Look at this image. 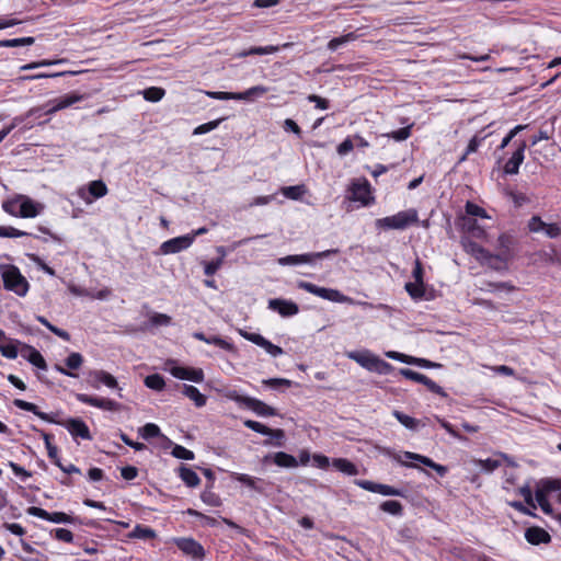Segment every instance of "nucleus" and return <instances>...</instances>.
Listing matches in <instances>:
<instances>
[{"instance_id":"nucleus-1","label":"nucleus","mask_w":561,"mask_h":561,"mask_svg":"<svg viewBox=\"0 0 561 561\" xmlns=\"http://www.w3.org/2000/svg\"><path fill=\"white\" fill-rule=\"evenodd\" d=\"M0 274L4 289L13 291L20 297L26 296L30 289V284L15 265H0Z\"/></svg>"},{"instance_id":"nucleus-2","label":"nucleus","mask_w":561,"mask_h":561,"mask_svg":"<svg viewBox=\"0 0 561 561\" xmlns=\"http://www.w3.org/2000/svg\"><path fill=\"white\" fill-rule=\"evenodd\" d=\"M297 287L329 301L339 304H357L364 307H371L369 302L354 301L351 297L343 295L337 289L320 287L306 280L297 282Z\"/></svg>"},{"instance_id":"nucleus-3","label":"nucleus","mask_w":561,"mask_h":561,"mask_svg":"<svg viewBox=\"0 0 561 561\" xmlns=\"http://www.w3.org/2000/svg\"><path fill=\"white\" fill-rule=\"evenodd\" d=\"M419 222L417 210L414 208H410L403 211H399L396 215L378 218L375 221V226L377 229L382 230H404L411 225Z\"/></svg>"},{"instance_id":"nucleus-4","label":"nucleus","mask_w":561,"mask_h":561,"mask_svg":"<svg viewBox=\"0 0 561 561\" xmlns=\"http://www.w3.org/2000/svg\"><path fill=\"white\" fill-rule=\"evenodd\" d=\"M347 356L348 358L359 364L362 367L380 375H388L393 369L392 365H390L388 362L379 358L368 351L351 352Z\"/></svg>"},{"instance_id":"nucleus-5","label":"nucleus","mask_w":561,"mask_h":561,"mask_svg":"<svg viewBox=\"0 0 561 561\" xmlns=\"http://www.w3.org/2000/svg\"><path fill=\"white\" fill-rule=\"evenodd\" d=\"M340 252L339 249H330L321 252H312L297 255H287L278 259L279 265L313 264L317 260L328 259Z\"/></svg>"},{"instance_id":"nucleus-6","label":"nucleus","mask_w":561,"mask_h":561,"mask_svg":"<svg viewBox=\"0 0 561 561\" xmlns=\"http://www.w3.org/2000/svg\"><path fill=\"white\" fill-rule=\"evenodd\" d=\"M268 92V88L264 85H255L252 87L244 92H221V91H207L206 94L216 100H253L255 98H261L265 93Z\"/></svg>"},{"instance_id":"nucleus-7","label":"nucleus","mask_w":561,"mask_h":561,"mask_svg":"<svg viewBox=\"0 0 561 561\" xmlns=\"http://www.w3.org/2000/svg\"><path fill=\"white\" fill-rule=\"evenodd\" d=\"M167 365H170L169 368L170 374L182 380H190L193 382H202L205 378L204 371L202 368H193V367H181L176 366L174 360H169Z\"/></svg>"},{"instance_id":"nucleus-8","label":"nucleus","mask_w":561,"mask_h":561,"mask_svg":"<svg viewBox=\"0 0 561 561\" xmlns=\"http://www.w3.org/2000/svg\"><path fill=\"white\" fill-rule=\"evenodd\" d=\"M400 374L407 379L424 385L433 393H436L440 397H447L445 390L435 381L430 379L426 375L420 374L409 368H401Z\"/></svg>"},{"instance_id":"nucleus-9","label":"nucleus","mask_w":561,"mask_h":561,"mask_svg":"<svg viewBox=\"0 0 561 561\" xmlns=\"http://www.w3.org/2000/svg\"><path fill=\"white\" fill-rule=\"evenodd\" d=\"M83 100V95L78 93H69L64 96H60L58 99L49 101L45 106L42 107V111H44L45 115H51L58 111H61L64 108H67L80 101Z\"/></svg>"},{"instance_id":"nucleus-10","label":"nucleus","mask_w":561,"mask_h":561,"mask_svg":"<svg viewBox=\"0 0 561 561\" xmlns=\"http://www.w3.org/2000/svg\"><path fill=\"white\" fill-rule=\"evenodd\" d=\"M232 478L236 481L247 485L248 488L252 489L253 491L262 495H267L268 490L272 485V483L268 481H265L261 478L251 477L245 473L234 472L232 473Z\"/></svg>"},{"instance_id":"nucleus-11","label":"nucleus","mask_w":561,"mask_h":561,"mask_svg":"<svg viewBox=\"0 0 561 561\" xmlns=\"http://www.w3.org/2000/svg\"><path fill=\"white\" fill-rule=\"evenodd\" d=\"M239 333H240V335L243 339H245V340L254 343L255 345L264 348L273 357H277V356H279V355H282L284 353L282 347H279L277 345H274L273 343H271L268 340H266L261 334L250 333V332L244 331V330H239Z\"/></svg>"},{"instance_id":"nucleus-12","label":"nucleus","mask_w":561,"mask_h":561,"mask_svg":"<svg viewBox=\"0 0 561 561\" xmlns=\"http://www.w3.org/2000/svg\"><path fill=\"white\" fill-rule=\"evenodd\" d=\"M239 333H240V335L243 339H245V340L254 343L255 345L264 348L273 357H277V356H279V355H282L284 353L282 347H279L277 345H274L273 343H271L268 340H266L261 334L250 333V332L244 331V330H239Z\"/></svg>"},{"instance_id":"nucleus-13","label":"nucleus","mask_w":561,"mask_h":561,"mask_svg":"<svg viewBox=\"0 0 561 561\" xmlns=\"http://www.w3.org/2000/svg\"><path fill=\"white\" fill-rule=\"evenodd\" d=\"M174 543L185 554L202 560L205 557V549L193 538H175Z\"/></svg>"},{"instance_id":"nucleus-14","label":"nucleus","mask_w":561,"mask_h":561,"mask_svg":"<svg viewBox=\"0 0 561 561\" xmlns=\"http://www.w3.org/2000/svg\"><path fill=\"white\" fill-rule=\"evenodd\" d=\"M77 400L81 403L95 407L106 411H119L121 404L114 400L89 396L85 393H78Z\"/></svg>"},{"instance_id":"nucleus-15","label":"nucleus","mask_w":561,"mask_h":561,"mask_svg":"<svg viewBox=\"0 0 561 561\" xmlns=\"http://www.w3.org/2000/svg\"><path fill=\"white\" fill-rule=\"evenodd\" d=\"M193 241H194V236H191V234L180 236V237L172 238L170 240L164 241L161 244L160 250L163 254L178 253L182 250L190 248L192 245Z\"/></svg>"},{"instance_id":"nucleus-16","label":"nucleus","mask_w":561,"mask_h":561,"mask_svg":"<svg viewBox=\"0 0 561 561\" xmlns=\"http://www.w3.org/2000/svg\"><path fill=\"white\" fill-rule=\"evenodd\" d=\"M59 425L68 430L73 437L91 440L92 436L88 425L81 419L70 417L66 421H59Z\"/></svg>"},{"instance_id":"nucleus-17","label":"nucleus","mask_w":561,"mask_h":561,"mask_svg":"<svg viewBox=\"0 0 561 561\" xmlns=\"http://www.w3.org/2000/svg\"><path fill=\"white\" fill-rule=\"evenodd\" d=\"M527 148L526 141L520 140L517 145V149L514 151L512 157L504 164L503 171L504 174L515 175L519 171V167L525 159V150Z\"/></svg>"},{"instance_id":"nucleus-18","label":"nucleus","mask_w":561,"mask_h":561,"mask_svg":"<svg viewBox=\"0 0 561 561\" xmlns=\"http://www.w3.org/2000/svg\"><path fill=\"white\" fill-rule=\"evenodd\" d=\"M88 381L94 389H100L101 385H104L111 389L118 388L116 378L105 370L90 371Z\"/></svg>"},{"instance_id":"nucleus-19","label":"nucleus","mask_w":561,"mask_h":561,"mask_svg":"<svg viewBox=\"0 0 561 561\" xmlns=\"http://www.w3.org/2000/svg\"><path fill=\"white\" fill-rule=\"evenodd\" d=\"M268 308L278 312L282 317H291L299 312V307L296 302L282 298L271 299Z\"/></svg>"},{"instance_id":"nucleus-20","label":"nucleus","mask_w":561,"mask_h":561,"mask_svg":"<svg viewBox=\"0 0 561 561\" xmlns=\"http://www.w3.org/2000/svg\"><path fill=\"white\" fill-rule=\"evenodd\" d=\"M20 354L23 358L30 362L32 365L39 369L46 370L47 364L42 354L33 346L28 344H21Z\"/></svg>"},{"instance_id":"nucleus-21","label":"nucleus","mask_w":561,"mask_h":561,"mask_svg":"<svg viewBox=\"0 0 561 561\" xmlns=\"http://www.w3.org/2000/svg\"><path fill=\"white\" fill-rule=\"evenodd\" d=\"M462 244H463V247H465V249H466V251L468 253H471L477 259L484 260V261H486L490 264H491L492 260H497V261L502 260L500 255L491 254L488 250L482 248L477 242H473V241H470V240H467V239H462Z\"/></svg>"},{"instance_id":"nucleus-22","label":"nucleus","mask_w":561,"mask_h":561,"mask_svg":"<svg viewBox=\"0 0 561 561\" xmlns=\"http://www.w3.org/2000/svg\"><path fill=\"white\" fill-rule=\"evenodd\" d=\"M13 404L14 407L21 409V410H24V411H27V412H32L33 414H35L36 416H38L39 419H42L43 421L45 422H48V423H59V421L53 415V414H48V413H45V412H42L38 407L32 402H27V401H24L22 399H14L13 400Z\"/></svg>"},{"instance_id":"nucleus-23","label":"nucleus","mask_w":561,"mask_h":561,"mask_svg":"<svg viewBox=\"0 0 561 561\" xmlns=\"http://www.w3.org/2000/svg\"><path fill=\"white\" fill-rule=\"evenodd\" d=\"M273 460V462L282 468H296L298 466V460L284 451H278L275 454H268L264 457V462Z\"/></svg>"},{"instance_id":"nucleus-24","label":"nucleus","mask_w":561,"mask_h":561,"mask_svg":"<svg viewBox=\"0 0 561 561\" xmlns=\"http://www.w3.org/2000/svg\"><path fill=\"white\" fill-rule=\"evenodd\" d=\"M244 407L252 410L254 413H256L260 416H274L277 414L276 410L270 405H267L265 402L255 399V398H248L244 400Z\"/></svg>"},{"instance_id":"nucleus-25","label":"nucleus","mask_w":561,"mask_h":561,"mask_svg":"<svg viewBox=\"0 0 561 561\" xmlns=\"http://www.w3.org/2000/svg\"><path fill=\"white\" fill-rule=\"evenodd\" d=\"M43 209V205L35 203L28 197L21 196L20 197V217L22 218H33L36 217L41 210Z\"/></svg>"},{"instance_id":"nucleus-26","label":"nucleus","mask_w":561,"mask_h":561,"mask_svg":"<svg viewBox=\"0 0 561 561\" xmlns=\"http://www.w3.org/2000/svg\"><path fill=\"white\" fill-rule=\"evenodd\" d=\"M526 540L531 545L548 543L551 541V536L540 527H529L525 531Z\"/></svg>"},{"instance_id":"nucleus-27","label":"nucleus","mask_w":561,"mask_h":561,"mask_svg":"<svg viewBox=\"0 0 561 561\" xmlns=\"http://www.w3.org/2000/svg\"><path fill=\"white\" fill-rule=\"evenodd\" d=\"M404 458L405 459L416 460V461L423 463L424 466L430 467L431 469L435 470L440 477H444L447 473V467L434 462L428 457H425V456H422V455H419V454H414V453H411V451H405L404 453Z\"/></svg>"},{"instance_id":"nucleus-28","label":"nucleus","mask_w":561,"mask_h":561,"mask_svg":"<svg viewBox=\"0 0 561 561\" xmlns=\"http://www.w3.org/2000/svg\"><path fill=\"white\" fill-rule=\"evenodd\" d=\"M182 392L185 397L191 399L197 408H202L206 404L207 398L199 390L191 385H183Z\"/></svg>"},{"instance_id":"nucleus-29","label":"nucleus","mask_w":561,"mask_h":561,"mask_svg":"<svg viewBox=\"0 0 561 561\" xmlns=\"http://www.w3.org/2000/svg\"><path fill=\"white\" fill-rule=\"evenodd\" d=\"M179 476L188 488H195L201 482V479L197 476V473L184 465H181L179 467Z\"/></svg>"},{"instance_id":"nucleus-30","label":"nucleus","mask_w":561,"mask_h":561,"mask_svg":"<svg viewBox=\"0 0 561 561\" xmlns=\"http://www.w3.org/2000/svg\"><path fill=\"white\" fill-rule=\"evenodd\" d=\"M332 466L340 472L347 476H356L358 473L357 467L345 458H335L332 461Z\"/></svg>"},{"instance_id":"nucleus-31","label":"nucleus","mask_w":561,"mask_h":561,"mask_svg":"<svg viewBox=\"0 0 561 561\" xmlns=\"http://www.w3.org/2000/svg\"><path fill=\"white\" fill-rule=\"evenodd\" d=\"M282 194L293 201H299L307 193V188L304 184L293 185V186H284L280 190Z\"/></svg>"},{"instance_id":"nucleus-32","label":"nucleus","mask_w":561,"mask_h":561,"mask_svg":"<svg viewBox=\"0 0 561 561\" xmlns=\"http://www.w3.org/2000/svg\"><path fill=\"white\" fill-rule=\"evenodd\" d=\"M21 342L18 340H10L8 344H0V352L2 356L9 359H15L20 353L19 346L21 347Z\"/></svg>"},{"instance_id":"nucleus-33","label":"nucleus","mask_w":561,"mask_h":561,"mask_svg":"<svg viewBox=\"0 0 561 561\" xmlns=\"http://www.w3.org/2000/svg\"><path fill=\"white\" fill-rule=\"evenodd\" d=\"M358 38V35L355 32H350L340 37H334L328 43V49L331 51H335L339 47L353 42Z\"/></svg>"},{"instance_id":"nucleus-34","label":"nucleus","mask_w":561,"mask_h":561,"mask_svg":"<svg viewBox=\"0 0 561 561\" xmlns=\"http://www.w3.org/2000/svg\"><path fill=\"white\" fill-rule=\"evenodd\" d=\"M42 112V107H33L28 110L24 115L16 116L12 119L11 124L2 128L1 130H8V135L11 133L12 129H14L16 126L25 122L26 118L32 116H39V113Z\"/></svg>"},{"instance_id":"nucleus-35","label":"nucleus","mask_w":561,"mask_h":561,"mask_svg":"<svg viewBox=\"0 0 561 561\" xmlns=\"http://www.w3.org/2000/svg\"><path fill=\"white\" fill-rule=\"evenodd\" d=\"M278 51L277 46L268 45V46H259V47H251L249 49H244L238 54L239 57H248L251 55H270Z\"/></svg>"},{"instance_id":"nucleus-36","label":"nucleus","mask_w":561,"mask_h":561,"mask_svg":"<svg viewBox=\"0 0 561 561\" xmlns=\"http://www.w3.org/2000/svg\"><path fill=\"white\" fill-rule=\"evenodd\" d=\"M88 191L93 198H101L108 192L106 184L102 180L90 182L88 185Z\"/></svg>"},{"instance_id":"nucleus-37","label":"nucleus","mask_w":561,"mask_h":561,"mask_svg":"<svg viewBox=\"0 0 561 561\" xmlns=\"http://www.w3.org/2000/svg\"><path fill=\"white\" fill-rule=\"evenodd\" d=\"M156 537V533L152 528L142 526L140 524L136 525L133 531L129 534V538L137 539H152Z\"/></svg>"},{"instance_id":"nucleus-38","label":"nucleus","mask_w":561,"mask_h":561,"mask_svg":"<svg viewBox=\"0 0 561 561\" xmlns=\"http://www.w3.org/2000/svg\"><path fill=\"white\" fill-rule=\"evenodd\" d=\"M405 290L411 296V298L415 299V300L422 299L425 295L424 283H419V282L407 283Z\"/></svg>"},{"instance_id":"nucleus-39","label":"nucleus","mask_w":561,"mask_h":561,"mask_svg":"<svg viewBox=\"0 0 561 561\" xmlns=\"http://www.w3.org/2000/svg\"><path fill=\"white\" fill-rule=\"evenodd\" d=\"M33 430L36 431L43 438L46 449H47L48 457L50 459L57 458L58 449L55 445L51 444L53 436L42 430H37L35 426H33Z\"/></svg>"},{"instance_id":"nucleus-40","label":"nucleus","mask_w":561,"mask_h":561,"mask_svg":"<svg viewBox=\"0 0 561 561\" xmlns=\"http://www.w3.org/2000/svg\"><path fill=\"white\" fill-rule=\"evenodd\" d=\"M380 510L393 516H400L403 513V506L394 500L385 501L380 504Z\"/></svg>"},{"instance_id":"nucleus-41","label":"nucleus","mask_w":561,"mask_h":561,"mask_svg":"<svg viewBox=\"0 0 561 561\" xmlns=\"http://www.w3.org/2000/svg\"><path fill=\"white\" fill-rule=\"evenodd\" d=\"M145 385H146V387H148L152 390L161 391V390H163L165 382L161 375L152 374L145 378Z\"/></svg>"},{"instance_id":"nucleus-42","label":"nucleus","mask_w":561,"mask_h":561,"mask_svg":"<svg viewBox=\"0 0 561 561\" xmlns=\"http://www.w3.org/2000/svg\"><path fill=\"white\" fill-rule=\"evenodd\" d=\"M35 42L34 37H21V38H12V39H3L0 41V47H20V46H30Z\"/></svg>"},{"instance_id":"nucleus-43","label":"nucleus","mask_w":561,"mask_h":561,"mask_svg":"<svg viewBox=\"0 0 561 561\" xmlns=\"http://www.w3.org/2000/svg\"><path fill=\"white\" fill-rule=\"evenodd\" d=\"M164 94L165 91L158 87H150L142 92L144 99L149 102H158L164 96Z\"/></svg>"},{"instance_id":"nucleus-44","label":"nucleus","mask_w":561,"mask_h":561,"mask_svg":"<svg viewBox=\"0 0 561 561\" xmlns=\"http://www.w3.org/2000/svg\"><path fill=\"white\" fill-rule=\"evenodd\" d=\"M67 61V59H43L41 61H34V62H30V64H26L24 66L21 67V70H32V69H36V68H39V67H47V66H53V65H58V64H65Z\"/></svg>"},{"instance_id":"nucleus-45","label":"nucleus","mask_w":561,"mask_h":561,"mask_svg":"<svg viewBox=\"0 0 561 561\" xmlns=\"http://www.w3.org/2000/svg\"><path fill=\"white\" fill-rule=\"evenodd\" d=\"M535 497H536V502L538 503V505L540 506V508L542 510L543 513H546L548 515L552 514V507L547 499V494H546L545 490L538 489L536 491Z\"/></svg>"},{"instance_id":"nucleus-46","label":"nucleus","mask_w":561,"mask_h":561,"mask_svg":"<svg viewBox=\"0 0 561 561\" xmlns=\"http://www.w3.org/2000/svg\"><path fill=\"white\" fill-rule=\"evenodd\" d=\"M393 416L407 428L415 430L419 425V421L411 417L400 411H393Z\"/></svg>"},{"instance_id":"nucleus-47","label":"nucleus","mask_w":561,"mask_h":561,"mask_svg":"<svg viewBox=\"0 0 561 561\" xmlns=\"http://www.w3.org/2000/svg\"><path fill=\"white\" fill-rule=\"evenodd\" d=\"M139 432L145 439L154 438L161 435L159 426L154 423H147L139 430Z\"/></svg>"},{"instance_id":"nucleus-48","label":"nucleus","mask_w":561,"mask_h":561,"mask_svg":"<svg viewBox=\"0 0 561 561\" xmlns=\"http://www.w3.org/2000/svg\"><path fill=\"white\" fill-rule=\"evenodd\" d=\"M171 455L178 459L193 460L195 455L192 450L186 449L181 445H174Z\"/></svg>"},{"instance_id":"nucleus-49","label":"nucleus","mask_w":561,"mask_h":561,"mask_svg":"<svg viewBox=\"0 0 561 561\" xmlns=\"http://www.w3.org/2000/svg\"><path fill=\"white\" fill-rule=\"evenodd\" d=\"M207 344H214V345H216L225 351H228V352H236V347L232 343L221 339L218 335L208 336Z\"/></svg>"},{"instance_id":"nucleus-50","label":"nucleus","mask_w":561,"mask_h":561,"mask_svg":"<svg viewBox=\"0 0 561 561\" xmlns=\"http://www.w3.org/2000/svg\"><path fill=\"white\" fill-rule=\"evenodd\" d=\"M49 522L56 524H73L77 522V518L64 512H53L50 513Z\"/></svg>"},{"instance_id":"nucleus-51","label":"nucleus","mask_w":561,"mask_h":561,"mask_svg":"<svg viewBox=\"0 0 561 561\" xmlns=\"http://www.w3.org/2000/svg\"><path fill=\"white\" fill-rule=\"evenodd\" d=\"M224 119L225 118H219L202 124L193 130V135H204L210 133L211 130L216 129Z\"/></svg>"},{"instance_id":"nucleus-52","label":"nucleus","mask_w":561,"mask_h":561,"mask_svg":"<svg viewBox=\"0 0 561 561\" xmlns=\"http://www.w3.org/2000/svg\"><path fill=\"white\" fill-rule=\"evenodd\" d=\"M413 125L402 127L398 130L386 134L387 137L392 138L397 141L407 140L411 136V128Z\"/></svg>"},{"instance_id":"nucleus-53","label":"nucleus","mask_w":561,"mask_h":561,"mask_svg":"<svg viewBox=\"0 0 561 561\" xmlns=\"http://www.w3.org/2000/svg\"><path fill=\"white\" fill-rule=\"evenodd\" d=\"M24 236H28V233L25 231L19 230L16 228H13L11 226H8V227L0 226V237L20 238V237H24Z\"/></svg>"},{"instance_id":"nucleus-54","label":"nucleus","mask_w":561,"mask_h":561,"mask_svg":"<svg viewBox=\"0 0 561 561\" xmlns=\"http://www.w3.org/2000/svg\"><path fill=\"white\" fill-rule=\"evenodd\" d=\"M83 363V357L80 353L72 352L67 358H66V366L69 369H79Z\"/></svg>"},{"instance_id":"nucleus-55","label":"nucleus","mask_w":561,"mask_h":561,"mask_svg":"<svg viewBox=\"0 0 561 561\" xmlns=\"http://www.w3.org/2000/svg\"><path fill=\"white\" fill-rule=\"evenodd\" d=\"M201 499L204 503H206L207 505H210V506L221 505L220 497L216 493L211 492L210 490H205L201 494Z\"/></svg>"},{"instance_id":"nucleus-56","label":"nucleus","mask_w":561,"mask_h":561,"mask_svg":"<svg viewBox=\"0 0 561 561\" xmlns=\"http://www.w3.org/2000/svg\"><path fill=\"white\" fill-rule=\"evenodd\" d=\"M2 208L5 213L20 217V198L4 202Z\"/></svg>"},{"instance_id":"nucleus-57","label":"nucleus","mask_w":561,"mask_h":561,"mask_svg":"<svg viewBox=\"0 0 561 561\" xmlns=\"http://www.w3.org/2000/svg\"><path fill=\"white\" fill-rule=\"evenodd\" d=\"M243 424L245 427H248L256 433H260L262 435H267L271 432L270 427H267L264 424L256 422V421L247 420L243 422Z\"/></svg>"},{"instance_id":"nucleus-58","label":"nucleus","mask_w":561,"mask_h":561,"mask_svg":"<svg viewBox=\"0 0 561 561\" xmlns=\"http://www.w3.org/2000/svg\"><path fill=\"white\" fill-rule=\"evenodd\" d=\"M369 193L368 184H354L353 186V198L356 201H360L366 204V195Z\"/></svg>"},{"instance_id":"nucleus-59","label":"nucleus","mask_w":561,"mask_h":561,"mask_svg":"<svg viewBox=\"0 0 561 561\" xmlns=\"http://www.w3.org/2000/svg\"><path fill=\"white\" fill-rule=\"evenodd\" d=\"M376 491L385 496H401L403 494L401 490L381 483H378Z\"/></svg>"},{"instance_id":"nucleus-60","label":"nucleus","mask_w":561,"mask_h":561,"mask_svg":"<svg viewBox=\"0 0 561 561\" xmlns=\"http://www.w3.org/2000/svg\"><path fill=\"white\" fill-rule=\"evenodd\" d=\"M262 383L272 389H278L280 387H290L291 381L285 378H271L262 380Z\"/></svg>"},{"instance_id":"nucleus-61","label":"nucleus","mask_w":561,"mask_h":561,"mask_svg":"<svg viewBox=\"0 0 561 561\" xmlns=\"http://www.w3.org/2000/svg\"><path fill=\"white\" fill-rule=\"evenodd\" d=\"M267 435L271 436L275 442L266 440L265 445H274L277 447L283 446V440L285 438V433L283 430H280V428L272 430L271 428V432Z\"/></svg>"},{"instance_id":"nucleus-62","label":"nucleus","mask_w":561,"mask_h":561,"mask_svg":"<svg viewBox=\"0 0 561 561\" xmlns=\"http://www.w3.org/2000/svg\"><path fill=\"white\" fill-rule=\"evenodd\" d=\"M466 213L469 216H473V217H481V218L488 217L485 210L482 207H480L477 204L471 203V202H467Z\"/></svg>"},{"instance_id":"nucleus-63","label":"nucleus","mask_w":561,"mask_h":561,"mask_svg":"<svg viewBox=\"0 0 561 561\" xmlns=\"http://www.w3.org/2000/svg\"><path fill=\"white\" fill-rule=\"evenodd\" d=\"M547 224L539 217L533 216L528 221V228L531 232L543 231Z\"/></svg>"},{"instance_id":"nucleus-64","label":"nucleus","mask_w":561,"mask_h":561,"mask_svg":"<svg viewBox=\"0 0 561 561\" xmlns=\"http://www.w3.org/2000/svg\"><path fill=\"white\" fill-rule=\"evenodd\" d=\"M355 147V144L352 137L345 138L336 148V151L340 156H345L351 152Z\"/></svg>"}]
</instances>
